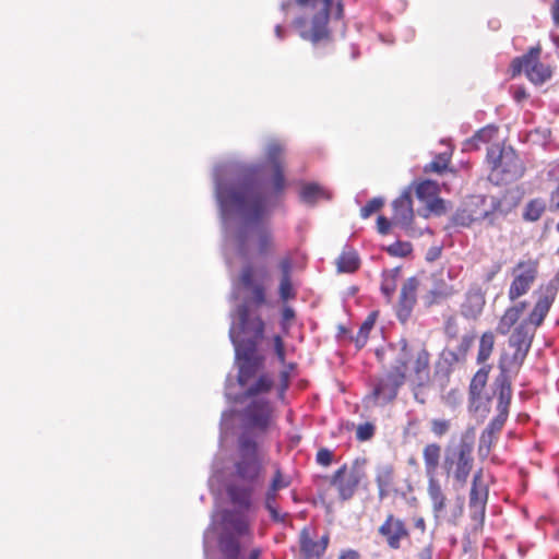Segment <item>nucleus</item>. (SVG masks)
Segmentation results:
<instances>
[{
    "label": "nucleus",
    "instance_id": "nucleus-9",
    "mask_svg": "<svg viewBox=\"0 0 559 559\" xmlns=\"http://www.w3.org/2000/svg\"><path fill=\"white\" fill-rule=\"evenodd\" d=\"M299 7H311L319 11L312 17L310 39L317 43L329 36V20L332 13L336 20H341L344 15V5L338 1L333 9V0H295Z\"/></svg>",
    "mask_w": 559,
    "mask_h": 559
},
{
    "label": "nucleus",
    "instance_id": "nucleus-35",
    "mask_svg": "<svg viewBox=\"0 0 559 559\" xmlns=\"http://www.w3.org/2000/svg\"><path fill=\"white\" fill-rule=\"evenodd\" d=\"M495 346V335L491 331H486L479 338L477 362H486L492 354Z\"/></svg>",
    "mask_w": 559,
    "mask_h": 559
},
{
    "label": "nucleus",
    "instance_id": "nucleus-64",
    "mask_svg": "<svg viewBox=\"0 0 559 559\" xmlns=\"http://www.w3.org/2000/svg\"><path fill=\"white\" fill-rule=\"evenodd\" d=\"M513 97L518 103L527 98V93L524 87H518L514 90Z\"/></svg>",
    "mask_w": 559,
    "mask_h": 559
},
{
    "label": "nucleus",
    "instance_id": "nucleus-45",
    "mask_svg": "<svg viewBox=\"0 0 559 559\" xmlns=\"http://www.w3.org/2000/svg\"><path fill=\"white\" fill-rule=\"evenodd\" d=\"M487 378L488 370L480 369L474 374L469 385V391L473 395H478L483 391L486 385Z\"/></svg>",
    "mask_w": 559,
    "mask_h": 559
},
{
    "label": "nucleus",
    "instance_id": "nucleus-29",
    "mask_svg": "<svg viewBox=\"0 0 559 559\" xmlns=\"http://www.w3.org/2000/svg\"><path fill=\"white\" fill-rule=\"evenodd\" d=\"M525 308V301L507 308L498 322L497 332L501 335L508 334L511 328L519 321Z\"/></svg>",
    "mask_w": 559,
    "mask_h": 559
},
{
    "label": "nucleus",
    "instance_id": "nucleus-50",
    "mask_svg": "<svg viewBox=\"0 0 559 559\" xmlns=\"http://www.w3.org/2000/svg\"><path fill=\"white\" fill-rule=\"evenodd\" d=\"M384 205V200L382 198H373L369 200L365 206L360 209V216L362 218H368L373 213L378 212Z\"/></svg>",
    "mask_w": 559,
    "mask_h": 559
},
{
    "label": "nucleus",
    "instance_id": "nucleus-49",
    "mask_svg": "<svg viewBox=\"0 0 559 559\" xmlns=\"http://www.w3.org/2000/svg\"><path fill=\"white\" fill-rule=\"evenodd\" d=\"M544 211L545 206L543 202L538 200H533L527 204L524 216L528 221H537L539 219Z\"/></svg>",
    "mask_w": 559,
    "mask_h": 559
},
{
    "label": "nucleus",
    "instance_id": "nucleus-54",
    "mask_svg": "<svg viewBox=\"0 0 559 559\" xmlns=\"http://www.w3.org/2000/svg\"><path fill=\"white\" fill-rule=\"evenodd\" d=\"M374 435V426L370 423L361 424L357 427L356 438L359 441H367Z\"/></svg>",
    "mask_w": 559,
    "mask_h": 559
},
{
    "label": "nucleus",
    "instance_id": "nucleus-22",
    "mask_svg": "<svg viewBox=\"0 0 559 559\" xmlns=\"http://www.w3.org/2000/svg\"><path fill=\"white\" fill-rule=\"evenodd\" d=\"M330 543V535L326 533L319 539H313L311 532L308 527H304L299 534L300 554L304 559H319L321 558Z\"/></svg>",
    "mask_w": 559,
    "mask_h": 559
},
{
    "label": "nucleus",
    "instance_id": "nucleus-60",
    "mask_svg": "<svg viewBox=\"0 0 559 559\" xmlns=\"http://www.w3.org/2000/svg\"><path fill=\"white\" fill-rule=\"evenodd\" d=\"M432 544H428L417 554V559H432Z\"/></svg>",
    "mask_w": 559,
    "mask_h": 559
},
{
    "label": "nucleus",
    "instance_id": "nucleus-55",
    "mask_svg": "<svg viewBox=\"0 0 559 559\" xmlns=\"http://www.w3.org/2000/svg\"><path fill=\"white\" fill-rule=\"evenodd\" d=\"M273 185L277 192L285 188L284 166L273 167Z\"/></svg>",
    "mask_w": 559,
    "mask_h": 559
},
{
    "label": "nucleus",
    "instance_id": "nucleus-10",
    "mask_svg": "<svg viewBox=\"0 0 559 559\" xmlns=\"http://www.w3.org/2000/svg\"><path fill=\"white\" fill-rule=\"evenodd\" d=\"M501 211V202L495 197H474L464 209L456 213V221L463 226L475 222L488 221L496 224V214Z\"/></svg>",
    "mask_w": 559,
    "mask_h": 559
},
{
    "label": "nucleus",
    "instance_id": "nucleus-15",
    "mask_svg": "<svg viewBox=\"0 0 559 559\" xmlns=\"http://www.w3.org/2000/svg\"><path fill=\"white\" fill-rule=\"evenodd\" d=\"M489 497V487L484 480L483 471L478 469L472 480L468 508L473 521L483 525Z\"/></svg>",
    "mask_w": 559,
    "mask_h": 559
},
{
    "label": "nucleus",
    "instance_id": "nucleus-33",
    "mask_svg": "<svg viewBox=\"0 0 559 559\" xmlns=\"http://www.w3.org/2000/svg\"><path fill=\"white\" fill-rule=\"evenodd\" d=\"M227 493L230 499V501L246 510L250 509L251 507V497H252V489L249 487H242L237 485H231L227 488Z\"/></svg>",
    "mask_w": 559,
    "mask_h": 559
},
{
    "label": "nucleus",
    "instance_id": "nucleus-61",
    "mask_svg": "<svg viewBox=\"0 0 559 559\" xmlns=\"http://www.w3.org/2000/svg\"><path fill=\"white\" fill-rule=\"evenodd\" d=\"M295 316H296L295 314V310L292 307L285 306L283 308V310H282V320H283L284 323L294 320Z\"/></svg>",
    "mask_w": 559,
    "mask_h": 559
},
{
    "label": "nucleus",
    "instance_id": "nucleus-32",
    "mask_svg": "<svg viewBox=\"0 0 559 559\" xmlns=\"http://www.w3.org/2000/svg\"><path fill=\"white\" fill-rule=\"evenodd\" d=\"M459 289L453 285L449 284L444 280L440 278L433 282L432 288L429 292L430 302L439 304L442 300L451 298L456 295Z\"/></svg>",
    "mask_w": 559,
    "mask_h": 559
},
{
    "label": "nucleus",
    "instance_id": "nucleus-19",
    "mask_svg": "<svg viewBox=\"0 0 559 559\" xmlns=\"http://www.w3.org/2000/svg\"><path fill=\"white\" fill-rule=\"evenodd\" d=\"M405 383H407L406 380L391 367L388 373L376 383L372 394L382 404H388L395 400L400 388Z\"/></svg>",
    "mask_w": 559,
    "mask_h": 559
},
{
    "label": "nucleus",
    "instance_id": "nucleus-6",
    "mask_svg": "<svg viewBox=\"0 0 559 559\" xmlns=\"http://www.w3.org/2000/svg\"><path fill=\"white\" fill-rule=\"evenodd\" d=\"M535 336L534 330L521 322L512 332L508 340V345L513 349L511 355L502 354L499 359L498 367L503 372H518L523 365L531 349Z\"/></svg>",
    "mask_w": 559,
    "mask_h": 559
},
{
    "label": "nucleus",
    "instance_id": "nucleus-26",
    "mask_svg": "<svg viewBox=\"0 0 559 559\" xmlns=\"http://www.w3.org/2000/svg\"><path fill=\"white\" fill-rule=\"evenodd\" d=\"M495 394L497 395V411L509 414V407L512 399L511 380L508 372L500 371L495 380Z\"/></svg>",
    "mask_w": 559,
    "mask_h": 559
},
{
    "label": "nucleus",
    "instance_id": "nucleus-2",
    "mask_svg": "<svg viewBox=\"0 0 559 559\" xmlns=\"http://www.w3.org/2000/svg\"><path fill=\"white\" fill-rule=\"evenodd\" d=\"M392 368L406 380L415 392L430 383L431 354L424 342L403 338L399 342Z\"/></svg>",
    "mask_w": 559,
    "mask_h": 559
},
{
    "label": "nucleus",
    "instance_id": "nucleus-25",
    "mask_svg": "<svg viewBox=\"0 0 559 559\" xmlns=\"http://www.w3.org/2000/svg\"><path fill=\"white\" fill-rule=\"evenodd\" d=\"M499 136V128L496 124H487L474 133L473 136L465 140L463 151H478L483 144L499 145L497 143Z\"/></svg>",
    "mask_w": 559,
    "mask_h": 559
},
{
    "label": "nucleus",
    "instance_id": "nucleus-38",
    "mask_svg": "<svg viewBox=\"0 0 559 559\" xmlns=\"http://www.w3.org/2000/svg\"><path fill=\"white\" fill-rule=\"evenodd\" d=\"M273 380L269 374H261L258 380L249 386L245 395L247 397H253L262 393H267L273 388Z\"/></svg>",
    "mask_w": 559,
    "mask_h": 559
},
{
    "label": "nucleus",
    "instance_id": "nucleus-42",
    "mask_svg": "<svg viewBox=\"0 0 559 559\" xmlns=\"http://www.w3.org/2000/svg\"><path fill=\"white\" fill-rule=\"evenodd\" d=\"M497 440V436L492 435L491 432H487L486 430H483L478 442V454L481 457H487L492 447L496 444Z\"/></svg>",
    "mask_w": 559,
    "mask_h": 559
},
{
    "label": "nucleus",
    "instance_id": "nucleus-23",
    "mask_svg": "<svg viewBox=\"0 0 559 559\" xmlns=\"http://www.w3.org/2000/svg\"><path fill=\"white\" fill-rule=\"evenodd\" d=\"M485 304V292L478 284H474L468 288L461 304V314L466 319L475 320L481 314Z\"/></svg>",
    "mask_w": 559,
    "mask_h": 559
},
{
    "label": "nucleus",
    "instance_id": "nucleus-4",
    "mask_svg": "<svg viewBox=\"0 0 559 559\" xmlns=\"http://www.w3.org/2000/svg\"><path fill=\"white\" fill-rule=\"evenodd\" d=\"M473 436H462L459 444L448 448L442 467L448 477H452L460 486H464L474 466Z\"/></svg>",
    "mask_w": 559,
    "mask_h": 559
},
{
    "label": "nucleus",
    "instance_id": "nucleus-53",
    "mask_svg": "<svg viewBox=\"0 0 559 559\" xmlns=\"http://www.w3.org/2000/svg\"><path fill=\"white\" fill-rule=\"evenodd\" d=\"M333 459L334 453L328 448H320L316 454V462L323 467L330 466Z\"/></svg>",
    "mask_w": 559,
    "mask_h": 559
},
{
    "label": "nucleus",
    "instance_id": "nucleus-58",
    "mask_svg": "<svg viewBox=\"0 0 559 559\" xmlns=\"http://www.w3.org/2000/svg\"><path fill=\"white\" fill-rule=\"evenodd\" d=\"M280 269L282 271V277L281 278H292V261L289 258L282 259L280 261Z\"/></svg>",
    "mask_w": 559,
    "mask_h": 559
},
{
    "label": "nucleus",
    "instance_id": "nucleus-17",
    "mask_svg": "<svg viewBox=\"0 0 559 559\" xmlns=\"http://www.w3.org/2000/svg\"><path fill=\"white\" fill-rule=\"evenodd\" d=\"M235 350L239 361L238 383L240 386H246L261 369L263 358L258 355L254 343H249L246 346H235Z\"/></svg>",
    "mask_w": 559,
    "mask_h": 559
},
{
    "label": "nucleus",
    "instance_id": "nucleus-20",
    "mask_svg": "<svg viewBox=\"0 0 559 559\" xmlns=\"http://www.w3.org/2000/svg\"><path fill=\"white\" fill-rule=\"evenodd\" d=\"M418 286V280L416 277H409L401 287L396 305V317L402 323H406L412 316L413 309L417 302Z\"/></svg>",
    "mask_w": 559,
    "mask_h": 559
},
{
    "label": "nucleus",
    "instance_id": "nucleus-43",
    "mask_svg": "<svg viewBox=\"0 0 559 559\" xmlns=\"http://www.w3.org/2000/svg\"><path fill=\"white\" fill-rule=\"evenodd\" d=\"M386 252L392 257L405 258L413 251V246L408 241L397 240L386 247Z\"/></svg>",
    "mask_w": 559,
    "mask_h": 559
},
{
    "label": "nucleus",
    "instance_id": "nucleus-30",
    "mask_svg": "<svg viewBox=\"0 0 559 559\" xmlns=\"http://www.w3.org/2000/svg\"><path fill=\"white\" fill-rule=\"evenodd\" d=\"M299 195L301 201L309 205H313L320 200L331 199V193L316 182L304 185Z\"/></svg>",
    "mask_w": 559,
    "mask_h": 559
},
{
    "label": "nucleus",
    "instance_id": "nucleus-57",
    "mask_svg": "<svg viewBox=\"0 0 559 559\" xmlns=\"http://www.w3.org/2000/svg\"><path fill=\"white\" fill-rule=\"evenodd\" d=\"M273 342H274V349H275L277 358L280 359L281 362H284L285 361V346H284V342H283L282 337L280 335H275L273 337Z\"/></svg>",
    "mask_w": 559,
    "mask_h": 559
},
{
    "label": "nucleus",
    "instance_id": "nucleus-59",
    "mask_svg": "<svg viewBox=\"0 0 559 559\" xmlns=\"http://www.w3.org/2000/svg\"><path fill=\"white\" fill-rule=\"evenodd\" d=\"M473 344V337L472 336H463L461 344L459 346V350L462 355H465L468 349L471 348Z\"/></svg>",
    "mask_w": 559,
    "mask_h": 559
},
{
    "label": "nucleus",
    "instance_id": "nucleus-63",
    "mask_svg": "<svg viewBox=\"0 0 559 559\" xmlns=\"http://www.w3.org/2000/svg\"><path fill=\"white\" fill-rule=\"evenodd\" d=\"M551 17L554 24L559 27V0H554L551 5Z\"/></svg>",
    "mask_w": 559,
    "mask_h": 559
},
{
    "label": "nucleus",
    "instance_id": "nucleus-40",
    "mask_svg": "<svg viewBox=\"0 0 559 559\" xmlns=\"http://www.w3.org/2000/svg\"><path fill=\"white\" fill-rule=\"evenodd\" d=\"M397 287V271H391L383 275L381 282V292L390 301L396 290Z\"/></svg>",
    "mask_w": 559,
    "mask_h": 559
},
{
    "label": "nucleus",
    "instance_id": "nucleus-56",
    "mask_svg": "<svg viewBox=\"0 0 559 559\" xmlns=\"http://www.w3.org/2000/svg\"><path fill=\"white\" fill-rule=\"evenodd\" d=\"M393 225L392 217L389 219L388 217L383 215H379L377 218V230L381 235H388L391 230V227Z\"/></svg>",
    "mask_w": 559,
    "mask_h": 559
},
{
    "label": "nucleus",
    "instance_id": "nucleus-16",
    "mask_svg": "<svg viewBox=\"0 0 559 559\" xmlns=\"http://www.w3.org/2000/svg\"><path fill=\"white\" fill-rule=\"evenodd\" d=\"M378 534L392 550L401 549L403 540L411 537L406 522L393 513L386 514L384 521L378 527Z\"/></svg>",
    "mask_w": 559,
    "mask_h": 559
},
{
    "label": "nucleus",
    "instance_id": "nucleus-51",
    "mask_svg": "<svg viewBox=\"0 0 559 559\" xmlns=\"http://www.w3.org/2000/svg\"><path fill=\"white\" fill-rule=\"evenodd\" d=\"M278 294L283 301H287L296 297V292L293 287L292 278H281Z\"/></svg>",
    "mask_w": 559,
    "mask_h": 559
},
{
    "label": "nucleus",
    "instance_id": "nucleus-3",
    "mask_svg": "<svg viewBox=\"0 0 559 559\" xmlns=\"http://www.w3.org/2000/svg\"><path fill=\"white\" fill-rule=\"evenodd\" d=\"M235 475L248 484L257 483L264 472L263 454L258 442L247 432L238 438V454L234 463Z\"/></svg>",
    "mask_w": 559,
    "mask_h": 559
},
{
    "label": "nucleus",
    "instance_id": "nucleus-44",
    "mask_svg": "<svg viewBox=\"0 0 559 559\" xmlns=\"http://www.w3.org/2000/svg\"><path fill=\"white\" fill-rule=\"evenodd\" d=\"M292 484V479L289 476L284 475L281 467L276 464L274 475L271 479L269 488L273 490H281L288 488Z\"/></svg>",
    "mask_w": 559,
    "mask_h": 559
},
{
    "label": "nucleus",
    "instance_id": "nucleus-62",
    "mask_svg": "<svg viewBox=\"0 0 559 559\" xmlns=\"http://www.w3.org/2000/svg\"><path fill=\"white\" fill-rule=\"evenodd\" d=\"M338 559H360V554L355 549H346L340 554Z\"/></svg>",
    "mask_w": 559,
    "mask_h": 559
},
{
    "label": "nucleus",
    "instance_id": "nucleus-7",
    "mask_svg": "<svg viewBox=\"0 0 559 559\" xmlns=\"http://www.w3.org/2000/svg\"><path fill=\"white\" fill-rule=\"evenodd\" d=\"M368 460L356 457L350 464H343L330 478L331 486L335 487L341 500L346 501L354 497L360 483L366 479Z\"/></svg>",
    "mask_w": 559,
    "mask_h": 559
},
{
    "label": "nucleus",
    "instance_id": "nucleus-8",
    "mask_svg": "<svg viewBox=\"0 0 559 559\" xmlns=\"http://www.w3.org/2000/svg\"><path fill=\"white\" fill-rule=\"evenodd\" d=\"M540 53L542 46L537 44L523 56L514 58L510 66L512 76L514 78L524 71L526 78L535 85H542L550 80L552 69L549 64L540 62Z\"/></svg>",
    "mask_w": 559,
    "mask_h": 559
},
{
    "label": "nucleus",
    "instance_id": "nucleus-37",
    "mask_svg": "<svg viewBox=\"0 0 559 559\" xmlns=\"http://www.w3.org/2000/svg\"><path fill=\"white\" fill-rule=\"evenodd\" d=\"M224 520L237 535L242 536L250 533L249 523L243 516L228 512Z\"/></svg>",
    "mask_w": 559,
    "mask_h": 559
},
{
    "label": "nucleus",
    "instance_id": "nucleus-14",
    "mask_svg": "<svg viewBox=\"0 0 559 559\" xmlns=\"http://www.w3.org/2000/svg\"><path fill=\"white\" fill-rule=\"evenodd\" d=\"M267 277V270L264 265H245L239 274L242 287L249 293V304L259 308L266 302V293L263 281Z\"/></svg>",
    "mask_w": 559,
    "mask_h": 559
},
{
    "label": "nucleus",
    "instance_id": "nucleus-13",
    "mask_svg": "<svg viewBox=\"0 0 559 559\" xmlns=\"http://www.w3.org/2000/svg\"><path fill=\"white\" fill-rule=\"evenodd\" d=\"M539 260L530 258L520 260L512 270L513 280L509 286L508 297L511 301L527 294L538 276Z\"/></svg>",
    "mask_w": 559,
    "mask_h": 559
},
{
    "label": "nucleus",
    "instance_id": "nucleus-27",
    "mask_svg": "<svg viewBox=\"0 0 559 559\" xmlns=\"http://www.w3.org/2000/svg\"><path fill=\"white\" fill-rule=\"evenodd\" d=\"M554 302V297L549 295H544L538 298L535 302L532 311L528 317L522 322H526V325H533L532 330H536V328L540 326L548 314L550 307Z\"/></svg>",
    "mask_w": 559,
    "mask_h": 559
},
{
    "label": "nucleus",
    "instance_id": "nucleus-47",
    "mask_svg": "<svg viewBox=\"0 0 559 559\" xmlns=\"http://www.w3.org/2000/svg\"><path fill=\"white\" fill-rule=\"evenodd\" d=\"M284 148L278 143H272L267 148V159L272 167L284 166L283 163Z\"/></svg>",
    "mask_w": 559,
    "mask_h": 559
},
{
    "label": "nucleus",
    "instance_id": "nucleus-46",
    "mask_svg": "<svg viewBox=\"0 0 559 559\" xmlns=\"http://www.w3.org/2000/svg\"><path fill=\"white\" fill-rule=\"evenodd\" d=\"M450 155H448L447 153H443V154H439L438 156L435 157V159L428 164L425 168L426 171H433V173H438V174H441L443 173L447 168H448V165L450 163Z\"/></svg>",
    "mask_w": 559,
    "mask_h": 559
},
{
    "label": "nucleus",
    "instance_id": "nucleus-1",
    "mask_svg": "<svg viewBox=\"0 0 559 559\" xmlns=\"http://www.w3.org/2000/svg\"><path fill=\"white\" fill-rule=\"evenodd\" d=\"M219 201L225 207L235 209L247 224H252L248 233L239 231L236 237L237 250L241 257L253 253L267 258L275 253L276 242L267 223H261L267 215L264 198L251 186H240L228 192L219 191Z\"/></svg>",
    "mask_w": 559,
    "mask_h": 559
},
{
    "label": "nucleus",
    "instance_id": "nucleus-39",
    "mask_svg": "<svg viewBox=\"0 0 559 559\" xmlns=\"http://www.w3.org/2000/svg\"><path fill=\"white\" fill-rule=\"evenodd\" d=\"M377 318H378V312L372 311L368 314L366 320L360 325V329L355 337V343L358 347H362L366 344V342L369 337V333L374 326Z\"/></svg>",
    "mask_w": 559,
    "mask_h": 559
},
{
    "label": "nucleus",
    "instance_id": "nucleus-11",
    "mask_svg": "<svg viewBox=\"0 0 559 559\" xmlns=\"http://www.w3.org/2000/svg\"><path fill=\"white\" fill-rule=\"evenodd\" d=\"M238 318L240 332L245 335L240 337L236 334L235 329L229 331L230 340L234 346H246L249 343H254V348L258 347L259 342L263 338L264 321L259 314H252L248 304L238 307Z\"/></svg>",
    "mask_w": 559,
    "mask_h": 559
},
{
    "label": "nucleus",
    "instance_id": "nucleus-34",
    "mask_svg": "<svg viewBox=\"0 0 559 559\" xmlns=\"http://www.w3.org/2000/svg\"><path fill=\"white\" fill-rule=\"evenodd\" d=\"M336 264L340 272L354 273L359 269L360 260L355 250H346L340 254Z\"/></svg>",
    "mask_w": 559,
    "mask_h": 559
},
{
    "label": "nucleus",
    "instance_id": "nucleus-36",
    "mask_svg": "<svg viewBox=\"0 0 559 559\" xmlns=\"http://www.w3.org/2000/svg\"><path fill=\"white\" fill-rule=\"evenodd\" d=\"M219 549L228 559H237L240 554V544L235 536H223L219 539Z\"/></svg>",
    "mask_w": 559,
    "mask_h": 559
},
{
    "label": "nucleus",
    "instance_id": "nucleus-28",
    "mask_svg": "<svg viewBox=\"0 0 559 559\" xmlns=\"http://www.w3.org/2000/svg\"><path fill=\"white\" fill-rule=\"evenodd\" d=\"M441 457V445L436 442L427 443L423 449L425 473L428 478L437 477Z\"/></svg>",
    "mask_w": 559,
    "mask_h": 559
},
{
    "label": "nucleus",
    "instance_id": "nucleus-21",
    "mask_svg": "<svg viewBox=\"0 0 559 559\" xmlns=\"http://www.w3.org/2000/svg\"><path fill=\"white\" fill-rule=\"evenodd\" d=\"M374 481L378 488V498H385L399 492L396 473L393 464L384 463L377 465L374 469Z\"/></svg>",
    "mask_w": 559,
    "mask_h": 559
},
{
    "label": "nucleus",
    "instance_id": "nucleus-12",
    "mask_svg": "<svg viewBox=\"0 0 559 559\" xmlns=\"http://www.w3.org/2000/svg\"><path fill=\"white\" fill-rule=\"evenodd\" d=\"M393 225L404 230L411 238L420 237L426 228L417 227L414 223L415 212L413 209L412 189H405L392 201Z\"/></svg>",
    "mask_w": 559,
    "mask_h": 559
},
{
    "label": "nucleus",
    "instance_id": "nucleus-5",
    "mask_svg": "<svg viewBox=\"0 0 559 559\" xmlns=\"http://www.w3.org/2000/svg\"><path fill=\"white\" fill-rule=\"evenodd\" d=\"M487 163L491 168V177L500 181H513L524 173V166L511 146L490 145L487 148Z\"/></svg>",
    "mask_w": 559,
    "mask_h": 559
},
{
    "label": "nucleus",
    "instance_id": "nucleus-24",
    "mask_svg": "<svg viewBox=\"0 0 559 559\" xmlns=\"http://www.w3.org/2000/svg\"><path fill=\"white\" fill-rule=\"evenodd\" d=\"M417 198L427 204L430 212L442 214L445 210L444 202L439 195V185L432 180H424L416 186Z\"/></svg>",
    "mask_w": 559,
    "mask_h": 559
},
{
    "label": "nucleus",
    "instance_id": "nucleus-31",
    "mask_svg": "<svg viewBox=\"0 0 559 559\" xmlns=\"http://www.w3.org/2000/svg\"><path fill=\"white\" fill-rule=\"evenodd\" d=\"M428 495L432 502V510L435 516H439L445 509L447 497L443 493L442 487L437 477L428 478Z\"/></svg>",
    "mask_w": 559,
    "mask_h": 559
},
{
    "label": "nucleus",
    "instance_id": "nucleus-18",
    "mask_svg": "<svg viewBox=\"0 0 559 559\" xmlns=\"http://www.w3.org/2000/svg\"><path fill=\"white\" fill-rule=\"evenodd\" d=\"M271 414L269 401L254 400L242 412L243 427L265 432L270 426Z\"/></svg>",
    "mask_w": 559,
    "mask_h": 559
},
{
    "label": "nucleus",
    "instance_id": "nucleus-41",
    "mask_svg": "<svg viewBox=\"0 0 559 559\" xmlns=\"http://www.w3.org/2000/svg\"><path fill=\"white\" fill-rule=\"evenodd\" d=\"M277 498L278 491L267 488L264 498V507L269 511L271 519L275 522L282 521V516L280 515V512L276 507Z\"/></svg>",
    "mask_w": 559,
    "mask_h": 559
},
{
    "label": "nucleus",
    "instance_id": "nucleus-52",
    "mask_svg": "<svg viewBox=\"0 0 559 559\" xmlns=\"http://www.w3.org/2000/svg\"><path fill=\"white\" fill-rule=\"evenodd\" d=\"M451 424L448 419H432L430 423L431 432L441 438L450 430Z\"/></svg>",
    "mask_w": 559,
    "mask_h": 559
},
{
    "label": "nucleus",
    "instance_id": "nucleus-48",
    "mask_svg": "<svg viewBox=\"0 0 559 559\" xmlns=\"http://www.w3.org/2000/svg\"><path fill=\"white\" fill-rule=\"evenodd\" d=\"M508 416L509 414L507 413L498 412L497 416L490 420L484 430L498 437L508 419Z\"/></svg>",
    "mask_w": 559,
    "mask_h": 559
}]
</instances>
